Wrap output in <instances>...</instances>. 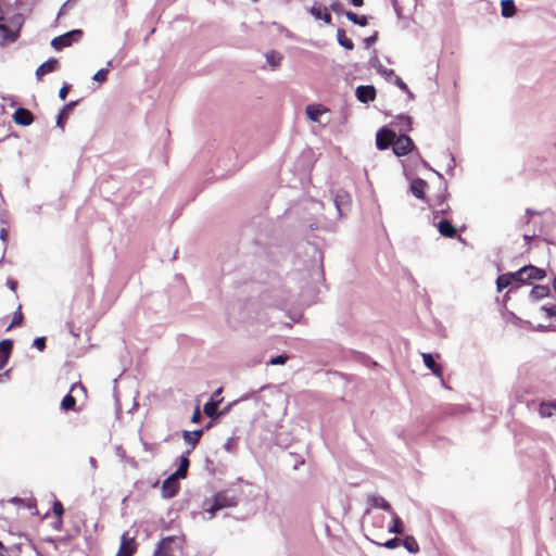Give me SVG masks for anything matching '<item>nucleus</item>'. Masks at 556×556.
<instances>
[{"label": "nucleus", "instance_id": "3", "mask_svg": "<svg viewBox=\"0 0 556 556\" xmlns=\"http://www.w3.org/2000/svg\"><path fill=\"white\" fill-rule=\"evenodd\" d=\"M391 146L395 155L403 156L412 151L414 142L408 136L401 135L399 137L395 136Z\"/></svg>", "mask_w": 556, "mask_h": 556}, {"label": "nucleus", "instance_id": "37", "mask_svg": "<svg viewBox=\"0 0 556 556\" xmlns=\"http://www.w3.org/2000/svg\"><path fill=\"white\" fill-rule=\"evenodd\" d=\"M182 438L185 442L190 445V450L187 451V454H189L191 450H193L197 446L198 442L195 441V438L191 434V431H182Z\"/></svg>", "mask_w": 556, "mask_h": 556}, {"label": "nucleus", "instance_id": "55", "mask_svg": "<svg viewBox=\"0 0 556 556\" xmlns=\"http://www.w3.org/2000/svg\"><path fill=\"white\" fill-rule=\"evenodd\" d=\"M354 7H362L364 4V0H349Z\"/></svg>", "mask_w": 556, "mask_h": 556}, {"label": "nucleus", "instance_id": "42", "mask_svg": "<svg viewBox=\"0 0 556 556\" xmlns=\"http://www.w3.org/2000/svg\"><path fill=\"white\" fill-rule=\"evenodd\" d=\"M395 84L399 88H401L402 90L406 91L407 94L409 96V98H414V94L412 93V91L408 89L407 85L402 80V78L400 77H395Z\"/></svg>", "mask_w": 556, "mask_h": 556}, {"label": "nucleus", "instance_id": "23", "mask_svg": "<svg viewBox=\"0 0 556 556\" xmlns=\"http://www.w3.org/2000/svg\"><path fill=\"white\" fill-rule=\"evenodd\" d=\"M175 541V538L167 536L161 541L159 544V547L155 549L154 556L163 555L167 556L169 555V545Z\"/></svg>", "mask_w": 556, "mask_h": 556}, {"label": "nucleus", "instance_id": "53", "mask_svg": "<svg viewBox=\"0 0 556 556\" xmlns=\"http://www.w3.org/2000/svg\"><path fill=\"white\" fill-rule=\"evenodd\" d=\"M76 389H80V390L85 391V387L81 383L72 384L71 392H74Z\"/></svg>", "mask_w": 556, "mask_h": 556}, {"label": "nucleus", "instance_id": "40", "mask_svg": "<svg viewBox=\"0 0 556 556\" xmlns=\"http://www.w3.org/2000/svg\"><path fill=\"white\" fill-rule=\"evenodd\" d=\"M287 361H288V356L285 354H281V355L270 358V361L267 364L277 366V365H283Z\"/></svg>", "mask_w": 556, "mask_h": 556}, {"label": "nucleus", "instance_id": "24", "mask_svg": "<svg viewBox=\"0 0 556 556\" xmlns=\"http://www.w3.org/2000/svg\"><path fill=\"white\" fill-rule=\"evenodd\" d=\"M17 37V34L12 31L7 25L0 22V40L1 43L7 41H14Z\"/></svg>", "mask_w": 556, "mask_h": 556}, {"label": "nucleus", "instance_id": "31", "mask_svg": "<svg viewBox=\"0 0 556 556\" xmlns=\"http://www.w3.org/2000/svg\"><path fill=\"white\" fill-rule=\"evenodd\" d=\"M507 287H513L511 282V276H508V274H503L497 277L496 279V289L498 292L504 290Z\"/></svg>", "mask_w": 556, "mask_h": 556}, {"label": "nucleus", "instance_id": "26", "mask_svg": "<svg viewBox=\"0 0 556 556\" xmlns=\"http://www.w3.org/2000/svg\"><path fill=\"white\" fill-rule=\"evenodd\" d=\"M401 542L407 552L412 554H417L419 552V545L414 536L407 535Z\"/></svg>", "mask_w": 556, "mask_h": 556}, {"label": "nucleus", "instance_id": "27", "mask_svg": "<svg viewBox=\"0 0 556 556\" xmlns=\"http://www.w3.org/2000/svg\"><path fill=\"white\" fill-rule=\"evenodd\" d=\"M76 105V102H70L67 103L63 110L60 112L59 116H58V121H56V124L59 127L61 128H64V124L68 117V113Z\"/></svg>", "mask_w": 556, "mask_h": 556}, {"label": "nucleus", "instance_id": "52", "mask_svg": "<svg viewBox=\"0 0 556 556\" xmlns=\"http://www.w3.org/2000/svg\"><path fill=\"white\" fill-rule=\"evenodd\" d=\"M10 357L0 355V370L4 368V366L8 364Z\"/></svg>", "mask_w": 556, "mask_h": 556}, {"label": "nucleus", "instance_id": "6", "mask_svg": "<svg viewBox=\"0 0 556 556\" xmlns=\"http://www.w3.org/2000/svg\"><path fill=\"white\" fill-rule=\"evenodd\" d=\"M520 275H525L527 283L532 280H542L546 276V271L533 265H526L520 268Z\"/></svg>", "mask_w": 556, "mask_h": 556}, {"label": "nucleus", "instance_id": "51", "mask_svg": "<svg viewBox=\"0 0 556 556\" xmlns=\"http://www.w3.org/2000/svg\"><path fill=\"white\" fill-rule=\"evenodd\" d=\"M191 434L195 438V441L199 443V441L203 434V429L191 431Z\"/></svg>", "mask_w": 556, "mask_h": 556}, {"label": "nucleus", "instance_id": "28", "mask_svg": "<svg viewBox=\"0 0 556 556\" xmlns=\"http://www.w3.org/2000/svg\"><path fill=\"white\" fill-rule=\"evenodd\" d=\"M502 15L504 17H511L516 12V7L514 0H502Z\"/></svg>", "mask_w": 556, "mask_h": 556}, {"label": "nucleus", "instance_id": "41", "mask_svg": "<svg viewBox=\"0 0 556 556\" xmlns=\"http://www.w3.org/2000/svg\"><path fill=\"white\" fill-rule=\"evenodd\" d=\"M300 295V291H293L290 298L283 299L280 302L277 303L279 307H286L289 303L292 302L293 299L298 298Z\"/></svg>", "mask_w": 556, "mask_h": 556}, {"label": "nucleus", "instance_id": "19", "mask_svg": "<svg viewBox=\"0 0 556 556\" xmlns=\"http://www.w3.org/2000/svg\"><path fill=\"white\" fill-rule=\"evenodd\" d=\"M178 460V468L173 475H175L179 479H184L187 476L190 462L187 455H181Z\"/></svg>", "mask_w": 556, "mask_h": 556}, {"label": "nucleus", "instance_id": "17", "mask_svg": "<svg viewBox=\"0 0 556 556\" xmlns=\"http://www.w3.org/2000/svg\"><path fill=\"white\" fill-rule=\"evenodd\" d=\"M369 65L372 68H375L377 71V73H379L382 76H386L387 78L394 76V71L386 68L381 64L380 60L378 59V56L376 54L369 60Z\"/></svg>", "mask_w": 556, "mask_h": 556}, {"label": "nucleus", "instance_id": "9", "mask_svg": "<svg viewBox=\"0 0 556 556\" xmlns=\"http://www.w3.org/2000/svg\"><path fill=\"white\" fill-rule=\"evenodd\" d=\"M13 121L17 125L29 126L34 122V115L29 110L18 108L13 114Z\"/></svg>", "mask_w": 556, "mask_h": 556}, {"label": "nucleus", "instance_id": "35", "mask_svg": "<svg viewBox=\"0 0 556 556\" xmlns=\"http://www.w3.org/2000/svg\"><path fill=\"white\" fill-rule=\"evenodd\" d=\"M76 399L72 394H67L63 397L61 402V407L64 410H72L75 408Z\"/></svg>", "mask_w": 556, "mask_h": 556}, {"label": "nucleus", "instance_id": "10", "mask_svg": "<svg viewBox=\"0 0 556 556\" xmlns=\"http://www.w3.org/2000/svg\"><path fill=\"white\" fill-rule=\"evenodd\" d=\"M58 67H59V61L56 59H49L48 61L43 62L36 70V77H37V79L41 80L45 75L56 71Z\"/></svg>", "mask_w": 556, "mask_h": 556}, {"label": "nucleus", "instance_id": "43", "mask_svg": "<svg viewBox=\"0 0 556 556\" xmlns=\"http://www.w3.org/2000/svg\"><path fill=\"white\" fill-rule=\"evenodd\" d=\"M401 544V540L397 538H393L386 543L382 544L386 548L393 549L396 548Z\"/></svg>", "mask_w": 556, "mask_h": 556}, {"label": "nucleus", "instance_id": "21", "mask_svg": "<svg viewBox=\"0 0 556 556\" xmlns=\"http://www.w3.org/2000/svg\"><path fill=\"white\" fill-rule=\"evenodd\" d=\"M426 186L422 179H415L410 185L412 193L418 199H424Z\"/></svg>", "mask_w": 556, "mask_h": 556}, {"label": "nucleus", "instance_id": "15", "mask_svg": "<svg viewBox=\"0 0 556 556\" xmlns=\"http://www.w3.org/2000/svg\"><path fill=\"white\" fill-rule=\"evenodd\" d=\"M549 294V288L547 286L538 285L534 286L530 293L529 299L532 302H538L544 298H546Z\"/></svg>", "mask_w": 556, "mask_h": 556}, {"label": "nucleus", "instance_id": "59", "mask_svg": "<svg viewBox=\"0 0 556 556\" xmlns=\"http://www.w3.org/2000/svg\"><path fill=\"white\" fill-rule=\"evenodd\" d=\"M538 329H540V330H543V329H555V326L554 325H548L547 327H545L543 325H540Z\"/></svg>", "mask_w": 556, "mask_h": 556}, {"label": "nucleus", "instance_id": "25", "mask_svg": "<svg viewBox=\"0 0 556 556\" xmlns=\"http://www.w3.org/2000/svg\"><path fill=\"white\" fill-rule=\"evenodd\" d=\"M344 15L346 16V18L350 22H352L356 25H359L362 27H365L368 24V18L366 15H357L356 13L351 12V11L344 12Z\"/></svg>", "mask_w": 556, "mask_h": 556}, {"label": "nucleus", "instance_id": "13", "mask_svg": "<svg viewBox=\"0 0 556 556\" xmlns=\"http://www.w3.org/2000/svg\"><path fill=\"white\" fill-rule=\"evenodd\" d=\"M421 356L425 366L430 369L434 376L442 377V367L435 363L433 355L430 353H422Z\"/></svg>", "mask_w": 556, "mask_h": 556}, {"label": "nucleus", "instance_id": "38", "mask_svg": "<svg viewBox=\"0 0 556 556\" xmlns=\"http://www.w3.org/2000/svg\"><path fill=\"white\" fill-rule=\"evenodd\" d=\"M108 75H109V67H105V68H101L94 75H93V80L99 83V84H102L104 81H106L108 79Z\"/></svg>", "mask_w": 556, "mask_h": 556}, {"label": "nucleus", "instance_id": "46", "mask_svg": "<svg viewBox=\"0 0 556 556\" xmlns=\"http://www.w3.org/2000/svg\"><path fill=\"white\" fill-rule=\"evenodd\" d=\"M22 320H23V315H22V313H21V312L15 313V314H14V317H13V320H12V323H11V325H10L9 329H10L11 327H14V326L21 325V324H22Z\"/></svg>", "mask_w": 556, "mask_h": 556}, {"label": "nucleus", "instance_id": "18", "mask_svg": "<svg viewBox=\"0 0 556 556\" xmlns=\"http://www.w3.org/2000/svg\"><path fill=\"white\" fill-rule=\"evenodd\" d=\"M267 64L271 67V70H277L280 66L282 56L279 52L275 50H270L265 54Z\"/></svg>", "mask_w": 556, "mask_h": 556}, {"label": "nucleus", "instance_id": "12", "mask_svg": "<svg viewBox=\"0 0 556 556\" xmlns=\"http://www.w3.org/2000/svg\"><path fill=\"white\" fill-rule=\"evenodd\" d=\"M327 112V109L320 104H309L305 109L306 116L312 122H319L320 116Z\"/></svg>", "mask_w": 556, "mask_h": 556}, {"label": "nucleus", "instance_id": "47", "mask_svg": "<svg viewBox=\"0 0 556 556\" xmlns=\"http://www.w3.org/2000/svg\"><path fill=\"white\" fill-rule=\"evenodd\" d=\"M378 39L377 33H375L372 36H369L364 39V43L366 48H369L371 45H374Z\"/></svg>", "mask_w": 556, "mask_h": 556}, {"label": "nucleus", "instance_id": "49", "mask_svg": "<svg viewBox=\"0 0 556 556\" xmlns=\"http://www.w3.org/2000/svg\"><path fill=\"white\" fill-rule=\"evenodd\" d=\"M331 10L338 14L343 13L342 5L340 2L336 1L331 4Z\"/></svg>", "mask_w": 556, "mask_h": 556}, {"label": "nucleus", "instance_id": "30", "mask_svg": "<svg viewBox=\"0 0 556 556\" xmlns=\"http://www.w3.org/2000/svg\"><path fill=\"white\" fill-rule=\"evenodd\" d=\"M350 201V197L348 193L345 192H341V193H338L333 200L334 202V205L337 207V211L339 213V215H343V208L342 206L348 204Z\"/></svg>", "mask_w": 556, "mask_h": 556}, {"label": "nucleus", "instance_id": "8", "mask_svg": "<svg viewBox=\"0 0 556 556\" xmlns=\"http://www.w3.org/2000/svg\"><path fill=\"white\" fill-rule=\"evenodd\" d=\"M136 549L137 543L135 538H128L127 534H124L116 556H132Z\"/></svg>", "mask_w": 556, "mask_h": 556}, {"label": "nucleus", "instance_id": "11", "mask_svg": "<svg viewBox=\"0 0 556 556\" xmlns=\"http://www.w3.org/2000/svg\"><path fill=\"white\" fill-rule=\"evenodd\" d=\"M367 502L371 507L381 508L389 513H392L393 509L389 502H387L382 496L377 494H370L367 497Z\"/></svg>", "mask_w": 556, "mask_h": 556}, {"label": "nucleus", "instance_id": "57", "mask_svg": "<svg viewBox=\"0 0 556 556\" xmlns=\"http://www.w3.org/2000/svg\"><path fill=\"white\" fill-rule=\"evenodd\" d=\"M534 237V235H523V240L527 242V244H529V242L531 241V239Z\"/></svg>", "mask_w": 556, "mask_h": 556}, {"label": "nucleus", "instance_id": "7", "mask_svg": "<svg viewBox=\"0 0 556 556\" xmlns=\"http://www.w3.org/2000/svg\"><path fill=\"white\" fill-rule=\"evenodd\" d=\"M357 100L362 103H368L376 98V89L371 85L358 86L355 91Z\"/></svg>", "mask_w": 556, "mask_h": 556}, {"label": "nucleus", "instance_id": "34", "mask_svg": "<svg viewBox=\"0 0 556 556\" xmlns=\"http://www.w3.org/2000/svg\"><path fill=\"white\" fill-rule=\"evenodd\" d=\"M13 350V342L10 339L0 341V355L10 357Z\"/></svg>", "mask_w": 556, "mask_h": 556}, {"label": "nucleus", "instance_id": "54", "mask_svg": "<svg viewBox=\"0 0 556 556\" xmlns=\"http://www.w3.org/2000/svg\"><path fill=\"white\" fill-rule=\"evenodd\" d=\"M526 214H527V216H528V218H527L526 223L528 224V223L530 222V217H531V216H533V215H536L538 213H536L535 211H532V210L528 208V210L526 211Z\"/></svg>", "mask_w": 556, "mask_h": 556}, {"label": "nucleus", "instance_id": "4", "mask_svg": "<svg viewBox=\"0 0 556 556\" xmlns=\"http://www.w3.org/2000/svg\"><path fill=\"white\" fill-rule=\"evenodd\" d=\"M179 478H177L175 475H170L167 479L164 480L162 484V496L164 498H172L174 497L178 490H179Z\"/></svg>", "mask_w": 556, "mask_h": 556}, {"label": "nucleus", "instance_id": "45", "mask_svg": "<svg viewBox=\"0 0 556 556\" xmlns=\"http://www.w3.org/2000/svg\"><path fill=\"white\" fill-rule=\"evenodd\" d=\"M400 119L402 121V127L400 130H408L410 129V118L408 116H400Z\"/></svg>", "mask_w": 556, "mask_h": 556}, {"label": "nucleus", "instance_id": "56", "mask_svg": "<svg viewBox=\"0 0 556 556\" xmlns=\"http://www.w3.org/2000/svg\"><path fill=\"white\" fill-rule=\"evenodd\" d=\"M8 552L5 545L0 541V556H4V554Z\"/></svg>", "mask_w": 556, "mask_h": 556}, {"label": "nucleus", "instance_id": "32", "mask_svg": "<svg viewBox=\"0 0 556 556\" xmlns=\"http://www.w3.org/2000/svg\"><path fill=\"white\" fill-rule=\"evenodd\" d=\"M203 412L206 416L214 418L218 415V403L213 400L205 403L203 407Z\"/></svg>", "mask_w": 556, "mask_h": 556}, {"label": "nucleus", "instance_id": "29", "mask_svg": "<svg viewBox=\"0 0 556 556\" xmlns=\"http://www.w3.org/2000/svg\"><path fill=\"white\" fill-rule=\"evenodd\" d=\"M337 39L340 46L348 50H353L354 43L353 41L345 36V31L341 28L337 30Z\"/></svg>", "mask_w": 556, "mask_h": 556}, {"label": "nucleus", "instance_id": "36", "mask_svg": "<svg viewBox=\"0 0 556 556\" xmlns=\"http://www.w3.org/2000/svg\"><path fill=\"white\" fill-rule=\"evenodd\" d=\"M53 515L58 518L59 523H62V516L64 514L63 504L60 501H54L52 505Z\"/></svg>", "mask_w": 556, "mask_h": 556}, {"label": "nucleus", "instance_id": "33", "mask_svg": "<svg viewBox=\"0 0 556 556\" xmlns=\"http://www.w3.org/2000/svg\"><path fill=\"white\" fill-rule=\"evenodd\" d=\"M508 276H511V282L513 287L510 288V291L515 288H518L526 283L525 275H520V269L514 273H508Z\"/></svg>", "mask_w": 556, "mask_h": 556}, {"label": "nucleus", "instance_id": "16", "mask_svg": "<svg viewBox=\"0 0 556 556\" xmlns=\"http://www.w3.org/2000/svg\"><path fill=\"white\" fill-rule=\"evenodd\" d=\"M439 232L446 238H454L456 236V228L447 219H442L437 225Z\"/></svg>", "mask_w": 556, "mask_h": 556}, {"label": "nucleus", "instance_id": "5", "mask_svg": "<svg viewBox=\"0 0 556 556\" xmlns=\"http://www.w3.org/2000/svg\"><path fill=\"white\" fill-rule=\"evenodd\" d=\"M394 138L395 132L383 127L379 129L377 132L376 146L379 150H386L387 148H389V146H391Z\"/></svg>", "mask_w": 556, "mask_h": 556}, {"label": "nucleus", "instance_id": "58", "mask_svg": "<svg viewBox=\"0 0 556 556\" xmlns=\"http://www.w3.org/2000/svg\"><path fill=\"white\" fill-rule=\"evenodd\" d=\"M224 447H225V450H226V451H228V452L231 450V439H229V440L225 443Z\"/></svg>", "mask_w": 556, "mask_h": 556}, {"label": "nucleus", "instance_id": "20", "mask_svg": "<svg viewBox=\"0 0 556 556\" xmlns=\"http://www.w3.org/2000/svg\"><path fill=\"white\" fill-rule=\"evenodd\" d=\"M392 515V523L389 526V532L394 534H402L404 531V525L402 519L394 513H390Z\"/></svg>", "mask_w": 556, "mask_h": 556}, {"label": "nucleus", "instance_id": "61", "mask_svg": "<svg viewBox=\"0 0 556 556\" xmlns=\"http://www.w3.org/2000/svg\"><path fill=\"white\" fill-rule=\"evenodd\" d=\"M440 212H441V213H445V212H446V210L442 207V208H440Z\"/></svg>", "mask_w": 556, "mask_h": 556}, {"label": "nucleus", "instance_id": "14", "mask_svg": "<svg viewBox=\"0 0 556 556\" xmlns=\"http://www.w3.org/2000/svg\"><path fill=\"white\" fill-rule=\"evenodd\" d=\"M311 14L316 18V20H321L324 21L326 24H330L331 23V15L330 13L327 11L326 8L321 7L320 4H314L311 10H309Z\"/></svg>", "mask_w": 556, "mask_h": 556}, {"label": "nucleus", "instance_id": "1", "mask_svg": "<svg viewBox=\"0 0 556 556\" xmlns=\"http://www.w3.org/2000/svg\"><path fill=\"white\" fill-rule=\"evenodd\" d=\"M238 504V497L230 491H220L213 496L212 503L205 501L204 511L208 514L207 519L215 517V514L224 508L235 507Z\"/></svg>", "mask_w": 556, "mask_h": 556}, {"label": "nucleus", "instance_id": "44", "mask_svg": "<svg viewBox=\"0 0 556 556\" xmlns=\"http://www.w3.org/2000/svg\"><path fill=\"white\" fill-rule=\"evenodd\" d=\"M34 345L39 350L43 351L46 348V338L39 337L34 340Z\"/></svg>", "mask_w": 556, "mask_h": 556}, {"label": "nucleus", "instance_id": "50", "mask_svg": "<svg viewBox=\"0 0 556 556\" xmlns=\"http://www.w3.org/2000/svg\"><path fill=\"white\" fill-rule=\"evenodd\" d=\"M201 419V412H200V408L197 407L193 412V415L191 417V421L192 422H198L199 420Z\"/></svg>", "mask_w": 556, "mask_h": 556}, {"label": "nucleus", "instance_id": "2", "mask_svg": "<svg viewBox=\"0 0 556 556\" xmlns=\"http://www.w3.org/2000/svg\"><path fill=\"white\" fill-rule=\"evenodd\" d=\"M81 37L83 31L80 29H74L59 37L53 38L51 41V46L56 50H61L63 48L72 46L73 42L79 41Z\"/></svg>", "mask_w": 556, "mask_h": 556}, {"label": "nucleus", "instance_id": "39", "mask_svg": "<svg viewBox=\"0 0 556 556\" xmlns=\"http://www.w3.org/2000/svg\"><path fill=\"white\" fill-rule=\"evenodd\" d=\"M541 311L544 312L548 318L556 317V304L547 303L541 306Z\"/></svg>", "mask_w": 556, "mask_h": 556}, {"label": "nucleus", "instance_id": "48", "mask_svg": "<svg viewBox=\"0 0 556 556\" xmlns=\"http://www.w3.org/2000/svg\"><path fill=\"white\" fill-rule=\"evenodd\" d=\"M68 90H70V86L68 85H64L60 91H59V97L62 99V100H65L66 97H67V93H68Z\"/></svg>", "mask_w": 556, "mask_h": 556}, {"label": "nucleus", "instance_id": "22", "mask_svg": "<svg viewBox=\"0 0 556 556\" xmlns=\"http://www.w3.org/2000/svg\"><path fill=\"white\" fill-rule=\"evenodd\" d=\"M542 418L556 416V403H542L539 408Z\"/></svg>", "mask_w": 556, "mask_h": 556}, {"label": "nucleus", "instance_id": "60", "mask_svg": "<svg viewBox=\"0 0 556 556\" xmlns=\"http://www.w3.org/2000/svg\"><path fill=\"white\" fill-rule=\"evenodd\" d=\"M222 393V389L215 391L214 396H218Z\"/></svg>", "mask_w": 556, "mask_h": 556}]
</instances>
